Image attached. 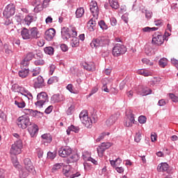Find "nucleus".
I'll return each instance as SVG.
<instances>
[{"mask_svg":"<svg viewBox=\"0 0 178 178\" xmlns=\"http://www.w3.org/2000/svg\"><path fill=\"white\" fill-rule=\"evenodd\" d=\"M23 112L25 115L19 117L17 120V124L21 129H27L29 126H31V122H30L29 116H33V118H42L44 116V113L37 110L24 108Z\"/></svg>","mask_w":178,"mask_h":178,"instance_id":"obj_1","label":"nucleus"},{"mask_svg":"<svg viewBox=\"0 0 178 178\" xmlns=\"http://www.w3.org/2000/svg\"><path fill=\"white\" fill-rule=\"evenodd\" d=\"M109 39L104 36H99L97 38H93L92 42H90L91 48H97L102 47H108L109 45Z\"/></svg>","mask_w":178,"mask_h":178,"instance_id":"obj_2","label":"nucleus"},{"mask_svg":"<svg viewBox=\"0 0 178 178\" xmlns=\"http://www.w3.org/2000/svg\"><path fill=\"white\" fill-rule=\"evenodd\" d=\"M61 37L63 40L67 41L71 37H77L76 28L63 27L61 29Z\"/></svg>","mask_w":178,"mask_h":178,"instance_id":"obj_3","label":"nucleus"},{"mask_svg":"<svg viewBox=\"0 0 178 178\" xmlns=\"http://www.w3.org/2000/svg\"><path fill=\"white\" fill-rule=\"evenodd\" d=\"M37 102H35V105L36 108H39L41 109L47 104V102H49V99L48 98V94L45 92H41L38 94L36 97Z\"/></svg>","mask_w":178,"mask_h":178,"instance_id":"obj_4","label":"nucleus"},{"mask_svg":"<svg viewBox=\"0 0 178 178\" xmlns=\"http://www.w3.org/2000/svg\"><path fill=\"white\" fill-rule=\"evenodd\" d=\"M79 118L81 122L86 127H87V129H91V127H92V120L88 117L86 111L81 112Z\"/></svg>","mask_w":178,"mask_h":178,"instance_id":"obj_5","label":"nucleus"},{"mask_svg":"<svg viewBox=\"0 0 178 178\" xmlns=\"http://www.w3.org/2000/svg\"><path fill=\"white\" fill-rule=\"evenodd\" d=\"M127 49L124 47V44H116L112 49V55L115 58L118 56H122L124 54H126Z\"/></svg>","mask_w":178,"mask_h":178,"instance_id":"obj_6","label":"nucleus"},{"mask_svg":"<svg viewBox=\"0 0 178 178\" xmlns=\"http://www.w3.org/2000/svg\"><path fill=\"white\" fill-rule=\"evenodd\" d=\"M22 148H23V142L22 140H17L13 145H12L10 149V153L13 155H19L22 152Z\"/></svg>","mask_w":178,"mask_h":178,"instance_id":"obj_7","label":"nucleus"},{"mask_svg":"<svg viewBox=\"0 0 178 178\" xmlns=\"http://www.w3.org/2000/svg\"><path fill=\"white\" fill-rule=\"evenodd\" d=\"M15 13H16V7L13 3L7 5L3 12L4 17H6L7 19L13 16Z\"/></svg>","mask_w":178,"mask_h":178,"instance_id":"obj_8","label":"nucleus"},{"mask_svg":"<svg viewBox=\"0 0 178 178\" xmlns=\"http://www.w3.org/2000/svg\"><path fill=\"white\" fill-rule=\"evenodd\" d=\"M165 40L168 41V39L166 38L163 37L162 34L159 32H156L153 35L152 42V44H154L155 45H158L159 47L162 45L163 44Z\"/></svg>","mask_w":178,"mask_h":178,"instance_id":"obj_9","label":"nucleus"},{"mask_svg":"<svg viewBox=\"0 0 178 178\" xmlns=\"http://www.w3.org/2000/svg\"><path fill=\"white\" fill-rule=\"evenodd\" d=\"M113 145L112 143L106 142V143H102L101 145L98 146L97 151L99 156L100 158H102L104 156V153L106 149H108V148H111V146Z\"/></svg>","mask_w":178,"mask_h":178,"instance_id":"obj_10","label":"nucleus"},{"mask_svg":"<svg viewBox=\"0 0 178 178\" xmlns=\"http://www.w3.org/2000/svg\"><path fill=\"white\" fill-rule=\"evenodd\" d=\"M90 10L95 19H98L99 15V8H98V3L96 1H92L90 5Z\"/></svg>","mask_w":178,"mask_h":178,"instance_id":"obj_11","label":"nucleus"},{"mask_svg":"<svg viewBox=\"0 0 178 178\" xmlns=\"http://www.w3.org/2000/svg\"><path fill=\"white\" fill-rule=\"evenodd\" d=\"M72 152V148L69 147H62L58 150V155L61 156V158H66L69 156Z\"/></svg>","mask_w":178,"mask_h":178,"instance_id":"obj_12","label":"nucleus"},{"mask_svg":"<svg viewBox=\"0 0 178 178\" xmlns=\"http://www.w3.org/2000/svg\"><path fill=\"white\" fill-rule=\"evenodd\" d=\"M35 56V54L33 52H29L26 54V57L23 59L21 64L22 66H29L30 65V60H33Z\"/></svg>","mask_w":178,"mask_h":178,"instance_id":"obj_13","label":"nucleus"},{"mask_svg":"<svg viewBox=\"0 0 178 178\" xmlns=\"http://www.w3.org/2000/svg\"><path fill=\"white\" fill-rule=\"evenodd\" d=\"M56 34V31H55V29L51 28L45 31L44 38L45 40H47V41H52Z\"/></svg>","mask_w":178,"mask_h":178,"instance_id":"obj_14","label":"nucleus"},{"mask_svg":"<svg viewBox=\"0 0 178 178\" xmlns=\"http://www.w3.org/2000/svg\"><path fill=\"white\" fill-rule=\"evenodd\" d=\"M29 33L31 35V40H38L41 37V34H40V31H38V28L33 27L29 28Z\"/></svg>","mask_w":178,"mask_h":178,"instance_id":"obj_15","label":"nucleus"},{"mask_svg":"<svg viewBox=\"0 0 178 178\" xmlns=\"http://www.w3.org/2000/svg\"><path fill=\"white\" fill-rule=\"evenodd\" d=\"M34 88H42L45 87V82H44V78L41 76H38L35 80L33 83Z\"/></svg>","mask_w":178,"mask_h":178,"instance_id":"obj_16","label":"nucleus"},{"mask_svg":"<svg viewBox=\"0 0 178 178\" xmlns=\"http://www.w3.org/2000/svg\"><path fill=\"white\" fill-rule=\"evenodd\" d=\"M23 67L18 72V75L21 77V79H26L27 76H29V73H30V70L27 66H22Z\"/></svg>","mask_w":178,"mask_h":178,"instance_id":"obj_17","label":"nucleus"},{"mask_svg":"<svg viewBox=\"0 0 178 178\" xmlns=\"http://www.w3.org/2000/svg\"><path fill=\"white\" fill-rule=\"evenodd\" d=\"M118 120V114H114L110 116V118L106 121V124L108 127L115 124V122Z\"/></svg>","mask_w":178,"mask_h":178,"instance_id":"obj_18","label":"nucleus"},{"mask_svg":"<svg viewBox=\"0 0 178 178\" xmlns=\"http://www.w3.org/2000/svg\"><path fill=\"white\" fill-rule=\"evenodd\" d=\"M21 35L23 40H31V35H30V29L23 28L21 31Z\"/></svg>","mask_w":178,"mask_h":178,"instance_id":"obj_19","label":"nucleus"},{"mask_svg":"<svg viewBox=\"0 0 178 178\" xmlns=\"http://www.w3.org/2000/svg\"><path fill=\"white\" fill-rule=\"evenodd\" d=\"M80 159L79 154L76 153L70 156L66 161L67 163H75Z\"/></svg>","mask_w":178,"mask_h":178,"instance_id":"obj_20","label":"nucleus"},{"mask_svg":"<svg viewBox=\"0 0 178 178\" xmlns=\"http://www.w3.org/2000/svg\"><path fill=\"white\" fill-rule=\"evenodd\" d=\"M83 68L88 72H95V64L92 62L84 63L83 65Z\"/></svg>","mask_w":178,"mask_h":178,"instance_id":"obj_21","label":"nucleus"},{"mask_svg":"<svg viewBox=\"0 0 178 178\" xmlns=\"http://www.w3.org/2000/svg\"><path fill=\"white\" fill-rule=\"evenodd\" d=\"M24 164L25 166V169H27V170H31L33 172V169H34V165H33V163L31 162V160L30 159H25L24 160Z\"/></svg>","mask_w":178,"mask_h":178,"instance_id":"obj_22","label":"nucleus"},{"mask_svg":"<svg viewBox=\"0 0 178 178\" xmlns=\"http://www.w3.org/2000/svg\"><path fill=\"white\" fill-rule=\"evenodd\" d=\"M28 131L31 137H35V134L38 133V126H37V124H33L28 129Z\"/></svg>","mask_w":178,"mask_h":178,"instance_id":"obj_23","label":"nucleus"},{"mask_svg":"<svg viewBox=\"0 0 178 178\" xmlns=\"http://www.w3.org/2000/svg\"><path fill=\"white\" fill-rule=\"evenodd\" d=\"M169 164L168 163H161L157 167L158 172H168Z\"/></svg>","mask_w":178,"mask_h":178,"instance_id":"obj_24","label":"nucleus"},{"mask_svg":"<svg viewBox=\"0 0 178 178\" xmlns=\"http://www.w3.org/2000/svg\"><path fill=\"white\" fill-rule=\"evenodd\" d=\"M41 138H42L43 142L47 144H50V143H52V136L50 134H44L41 136Z\"/></svg>","mask_w":178,"mask_h":178,"instance_id":"obj_25","label":"nucleus"},{"mask_svg":"<svg viewBox=\"0 0 178 178\" xmlns=\"http://www.w3.org/2000/svg\"><path fill=\"white\" fill-rule=\"evenodd\" d=\"M72 39L70 41V45L72 48H77L80 45V40L77 38V36H72Z\"/></svg>","mask_w":178,"mask_h":178,"instance_id":"obj_26","label":"nucleus"},{"mask_svg":"<svg viewBox=\"0 0 178 178\" xmlns=\"http://www.w3.org/2000/svg\"><path fill=\"white\" fill-rule=\"evenodd\" d=\"M151 94H152V90H151V88L148 87L142 88L141 93H140V95H142V97H145Z\"/></svg>","mask_w":178,"mask_h":178,"instance_id":"obj_27","label":"nucleus"},{"mask_svg":"<svg viewBox=\"0 0 178 178\" xmlns=\"http://www.w3.org/2000/svg\"><path fill=\"white\" fill-rule=\"evenodd\" d=\"M30 172H32L31 170H27V168H22L19 170V177L20 178H26L27 177V176H29V173H30Z\"/></svg>","mask_w":178,"mask_h":178,"instance_id":"obj_28","label":"nucleus"},{"mask_svg":"<svg viewBox=\"0 0 178 178\" xmlns=\"http://www.w3.org/2000/svg\"><path fill=\"white\" fill-rule=\"evenodd\" d=\"M11 90H13V91H14L15 92H23L24 88L15 83L12 86Z\"/></svg>","mask_w":178,"mask_h":178,"instance_id":"obj_29","label":"nucleus"},{"mask_svg":"<svg viewBox=\"0 0 178 178\" xmlns=\"http://www.w3.org/2000/svg\"><path fill=\"white\" fill-rule=\"evenodd\" d=\"M75 14L76 19H80V17H83V15H84V8L80 7L77 8Z\"/></svg>","mask_w":178,"mask_h":178,"instance_id":"obj_30","label":"nucleus"},{"mask_svg":"<svg viewBox=\"0 0 178 178\" xmlns=\"http://www.w3.org/2000/svg\"><path fill=\"white\" fill-rule=\"evenodd\" d=\"M33 19H34L33 16H32L31 15H28L25 17L24 22L26 24V26H30V24H31V23H33Z\"/></svg>","mask_w":178,"mask_h":178,"instance_id":"obj_31","label":"nucleus"},{"mask_svg":"<svg viewBox=\"0 0 178 178\" xmlns=\"http://www.w3.org/2000/svg\"><path fill=\"white\" fill-rule=\"evenodd\" d=\"M109 5L112 9H119V2L116 0H108Z\"/></svg>","mask_w":178,"mask_h":178,"instance_id":"obj_32","label":"nucleus"},{"mask_svg":"<svg viewBox=\"0 0 178 178\" xmlns=\"http://www.w3.org/2000/svg\"><path fill=\"white\" fill-rule=\"evenodd\" d=\"M138 74H141L142 76H145V77H148V76H151V72L145 69L138 70L137 71Z\"/></svg>","mask_w":178,"mask_h":178,"instance_id":"obj_33","label":"nucleus"},{"mask_svg":"<svg viewBox=\"0 0 178 178\" xmlns=\"http://www.w3.org/2000/svg\"><path fill=\"white\" fill-rule=\"evenodd\" d=\"M44 51L47 55L52 56V55H54V52H55V50H54V47H47L44 49Z\"/></svg>","mask_w":178,"mask_h":178,"instance_id":"obj_34","label":"nucleus"},{"mask_svg":"<svg viewBox=\"0 0 178 178\" xmlns=\"http://www.w3.org/2000/svg\"><path fill=\"white\" fill-rule=\"evenodd\" d=\"M15 105H16L17 108H20L21 109H23V108L26 106V102H24V101L23 100H20V101L15 100Z\"/></svg>","mask_w":178,"mask_h":178,"instance_id":"obj_35","label":"nucleus"},{"mask_svg":"<svg viewBox=\"0 0 178 178\" xmlns=\"http://www.w3.org/2000/svg\"><path fill=\"white\" fill-rule=\"evenodd\" d=\"M159 65L161 67H165L168 65V58H161L159 61Z\"/></svg>","mask_w":178,"mask_h":178,"instance_id":"obj_36","label":"nucleus"},{"mask_svg":"<svg viewBox=\"0 0 178 178\" xmlns=\"http://www.w3.org/2000/svg\"><path fill=\"white\" fill-rule=\"evenodd\" d=\"M59 169H62V163H56L54 165L52 169H51V172L52 173H56Z\"/></svg>","mask_w":178,"mask_h":178,"instance_id":"obj_37","label":"nucleus"},{"mask_svg":"<svg viewBox=\"0 0 178 178\" xmlns=\"http://www.w3.org/2000/svg\"><path fill=\"white\" fill-rule=\"evenodd\" d=\"M20 94L22 95H24V97H27L29 99H30V98H33V95L31 94V92L26 90V88H24V90L22 92H21Z\"/></svg>","mask_w":178,"mask_h":178,"instance_id":"obj_38","label":"nucleus"},{"mask_svg":"<svg viewBox=\"0 0 178 178\" xmlns=\"http://www.w3.org/2000/svg\"><path fill=\"white\" fill-rule=\"evenodd\" d=\"M58 81H59V78L58 76H51L48 79L47 84H54V83H58Z\"/></svg>","mask_w":178,"mask_h":178,"instance_id":"obj_39","label":"nucleus"},{"mask_svg":"<svg viewBox=\"0 0 178 178\" xmlns=\"http://www.w3.org/2000/svg\"><path fill=\"white\" fill-rule=\"evenodd\" d=\"M51 101L53 104H58V102H60V99L59 98V94L54 95L51 98Z\"/></svg>","mask_w":178,"mask_h":178,"instance_id":"obj_40","label":"nucleus"},{"mask_svg":"<svg viewBox=\"0 0 178 178\" xmlns=\"http://www.w3.org/2000/svg\"><path fill=\"white\" fill-rule=\"evenodd\" d=\"M99 26L102 30H108V25H106V23H105V21L100 20L99 22Z\"/></svg>","mask_w":178,"mask_h":178,"instance_id":"obj_41","label":"nucleus"},{"mask_svg":"<svg viewBox=\"0 0 178 178\" xmlns=\"http://www.w3.org/2000/svg\"><path fill=\"white\" fill-rule=\"evenodd\" d=\"M41 73V67H38L32 71V77H35V76H38Z\"/></svg>","mask_w":178,"mask_h":178,"instance_id":"obj_42","label":"nucleus"},{"mask_svg":"<svg viewBox=\"0 0 178 178\" xmlns=\"http://www.w3.org/2000/svg\"><path fill=\"white\" fill-rule=\"evenodd\" d=\"M34 65L35 66H44V65H45V60L42 59H38L34 61Z\"/></svg>","mask_w":178,"mask_h":178,"instance_id":"obj_43","label":"nucleus"},{"mask_svg":"<svg viewBox=\"0 0 178 178\" xmlns=\"http://www.w3.org/2000/svg\"><path fill=\"white\" fill-rule=\"evenodd\" d=\"M67 90L70 91V92H72V94H79V92L77 90H73V85L72 84H68L66 86Z\"/></svg>","mask_w":178,"mask_h":178,"instance_id":"obj_44","label":"nucleus"},{"mask_svg":"<svg viewBox=\"0 0 178 178\" xmlns=\"http://www.w3.org/2000/svg\"><path fill=\"white\" fill-rule=\"evenodd\" d=\"M47 158L49 159L54 160L55 158H56V153L55 152H47Z\"/></svg>","mask_w":178,"mask_h":178,"instance_id":"obj_45","label":"nucleus"},{"mask_svg":"<svg viewBox=\"0 0 178 178\" xmlns=\"http://www.w3.org/2000/svg\"><path fill=\"white\" fill-rule=\"evenodd\" d=\"M138 122L139 123H140L141 124H144V123H147V117L144 116V115H140L138 118Z\"/></svg>","mask_w":178,"mask_h":178,"instance_id":"obj_46","label":"nucleus"},{"mask_svg":"<svg viewBox=\"0 0 178 178\" xmlns=\"http://www.w3.org/2000/svg\"><path fill=\"white\" fill-rule=\"evenodd\" d=\"M63 172L65 176H66V177H70V176H72V173L73 172H72V169H70V170L63 169Z\"/></svg>","mask_w":178,"mask_h":178,"instance_id":"obj_47","label":"nucleus"},{"mask_svg":"<svg viewBox=\"0 0 178 178\" xmlns=\"http://www.w3.org/2000/svg\"><path fill=\"white\" fill-rule=\"evenodd\" d=\"M4 49L6 54H11L12 52V49L10 48V46L8 44H4Z\"/></svg>","mask_w":178,"mask_h":178,"instance_id":"obj_48","label":"nucleus"},{"mask_svg":"<svg viewBox=\"0 0 178 178\" xmlns=\"http://www.w3.org/2000/svg\"><path fill=\"white\" fill-rule=\"evenodd\" d=\"M154 24L155 26H157L159 27H162V25L163 24V21L162 19H155Z\"/></svg>","mask_w":178,"mask_h":178,"instance_id":"obj_49","label":"nucleus"},{"mask_svg":"<svg viewBox=\"0 0 178 178\" xmlns=\"http://www.w3.org/2000/svg\"><path fill=\"white\" fill-rule=\"evenodd\" d=\"M134 140L136 143H140L141 141V134L140 132L136 134Z\"/></svg>","mask_w":178,"mask_h":178,"instance_id":"obj_50","label":"nucleus"},{"mask_svg":"<svg viewBox=\"0 0 178 178\" xmlns=\"http://www.w3.org/2000/svg\"><path fill=\"white\" fill-rule=\"evenodd\" d=\"M169 97L170 99H172V102H177L178 95L176 96L173 93H170Z\"/></svg>","mask_w":178,"mask_h":178,"instance_id":"obj_51","label":"nucleus"},{"mask_svg":"<svg viewBox=\"0 0 178 178\" xmlns=\"http://www.w3.org/2000/svg\"><path fill=\"white\" fill-rule=\"evenodd\" d=\"M70 128L72 131H74V133H79L80 131V128L79 127H75L74 125L70 126Z\"/></svg>","mask_w":178,"mask_h":178,"instance_id":"obj_52","label":"nucleus"},{"mask_svg":"<svg viewBox=\"0 0 178 178\" xmlns=\"http://www.w3.org/2000/svg\"><path fill=\"white\" fill-rule=\"evenodd\" d=\"M54 109V106H49L44 111V113L47 115H49L51 112H52V110Z\"/></svg>","mask_w":178,"mask_h":178,"instance_id":"obj_53","label":"nucleus"},{"mask_svg":"<svg viewBox=\"0 0 178 178\" xmlns=\"http://www.w3.org/2000/svg\"><path fill=\"white\" fill-rule=\"evenodd\" d=\"M74 111V106H71L67 110L66 113H67V115H72V113H73Z\"/></svg>","mask_w":178,"mask_h":178,"instance_id":"obj_54","label":"nucleus"},{"mask_svg":"<svg viewBox=\"0 0 178 178\" xmlns=\"http://www.w3.org/2000/svg\"><path fill=\"white\" fill-rule=\"evenodd\" d=\"M49 2H51V0H44L42 3V8L44 9L48 8L49 6Z\"/></svg>","mask_w":178,"mask_h":178,"instance_id":"obj_55","label":"nucleus"},{"mask_svg":"<svg viewBox=\"0 0 178 178\" xmlns=\"http://www.w3.org/2000/svg\"><path fill=\"white\" fill-rule=\"evenodd\" d=\"M56 67H55V65L52 64L49 66V74H51V76L54 74Z\"/></svg>","mask_w":178,"mask_h":178,"instance_id":"obj_56","label":"nucleus"},{"mask_svg":"<svg viewBox=\"0 0 178 178\" xmlns=\"http://www.w3.org/2000/svg\"><path fill=\"white\" fill-rule=\"evenodd\" d=\"M60 49L61 51H63V52H66L69 50V47H67V45H66L65 44H62L60 45Z\"/></svg>","mask_w":178,"mask_h":178,"instance_id":"obj_57","label":"nucleus"},{"mask_svg":"<svg viewBox=\"0 0 178 178\" xmlns=\"http://www.w3.org/2000/svg\"><path fill=\"white\" fill-rule=\"evenodd\" d=\"M171 63L172 65H175L178 70V60L176 58H171Z\"/></svg>","mask_w":178,"mask_h":178,"instance_id":"obj_58","label":"nucleus"},{"mask_svg":"<svg viewBox=\"0 0 178 178\" xmlns=\"http://www.w3.org/2000/svg\"><path fill=\"white\" fill-rule=\"evenodd\" d=\"M110 22H111V26H116V24H118V20H116V18L115 17H111L110 19Z\"/></svg>","mask_w":178,"mask_h":178,"instance_id":"obj_59","label":"nucleus"},{"mask_svg":"<svg viewBox=\"0 0 178 178\" xmlns=\"http://www.w3.org/2000/svg\"><path fill=\"white\" fill-rule=\"evenodd\" d=\"M145 17L147 19H151L152 17V12L149 10H146L145 11Z\"/></svg>","mask_w":178,"mask_h":178,"instance_id":"obj_60","label":"nucleus"},{"mask_svg":"<svg viewBox=\"0 0 178 178\" xmlns=\"http://www.w3.org/2000/svg\"><path fill=\"white\" fill-rule=\"evenodd\" d=\"M115 169L118 173H123V172H124V168H123V167H119L117 165Z\"/></svg>","mask_w":178,"mask_h":178,"instance_id":"obj_61","label":"nucleus"},{"mask_svg":"<svg viewBox=\"0 0 178 178\" xmlns=\"http://www.w3.org/2000/svg\"><path fill=\"white\" fill-rule=\"evenodd\" d=\"M37 154L38 158L41 159V158H42V155H44V152L42 151V149H38L37 151Z\"/></svg>","mask_w":178,"mask_h":178,"instance_id":"obj_62","label":"nucleus"},{"mask_svg":"<svg viewBox=\"0 0 178 178\" xmlns=\"http://www.w3.org/2000/svg\"><path fill=\"white\" fill-rule=\"evenodd\" d=\"M143 63H145V65H149L150 66L152 65V63L148 58H143L142 59Z\"/></svg>","mask_w":178,"mask_h":178,"instance_id":"obj_63","label":"nucleus"},{"mask_svg":"<svg viewBox=\"0 0 178 178\" xmlns=\"http://www.w3.org/2000/svg\"><path fill=\"white\" fill-rule=\"evenodd\" d=\"M159 106H165L166 105V102L165 99H160L158 102Z\"/></svg>","mask_w":178,"mask_h":178,"instance_id":"obj_64","label":"nucleus"}]
</instances>
